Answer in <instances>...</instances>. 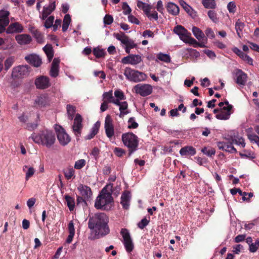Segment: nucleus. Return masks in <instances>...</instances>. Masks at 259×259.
<instances>
[{"instance_id": "1", "label": "nucleus", "mask_w": 259, "mask_h": 259, "mask_svg": "<svg viewBox=\"0 0 259 259\" xmlns=\"http://www.w3.org/2000/svg\"><path fill=\"white\" fill-rule=\"evenodd\" d=\"M108 217L105 213H97L90 218L88 228L93 230L98 238L109 233Z\"/></svg>"}, {"instance_id": "2", "label": "nucleus", "mask_w": 259, "mask_h": 259, "mask_svg": "<svg viewBox=\"0 0 259 259\" xmlns=\"http://www.w3.org/2000/svg\"><path fill=\"white\" fill-rule=\"evenodd\" d=\"M30 138H31L35 143L48 148H51L56 141L55 134L52 131L47 130L40 131L37 134L33 133Z\"/></svg>"}, {"instance_id": "3", "label": "nucleus", "mask_w": 259, "mask_h": 259, "mask_svg": "<svg viewBox=\"0 0 259 259\" xmlns=\"http://www.w3.org/2000/svg\"><path fill=\"white\" fill-rule=\"evenodd\" d=\"M113 202L112 193L108 192L106 188L104 187L96 200L95 207L98 209L108 210V205Z\"/></svg>"}, {"instance_id": "4", "label": "nucleus", "mask_w": 259, "mask_h": 259, "mask_svg": "<svg viewBox=\"0 0 259 259\" xmlns=\"http://www.w3.org/2000/svg\"><path fill=\"white\" fill-rule=\"evenodd\" d=\"M121 139L124 145L128 148L130 154L137 150L139 139L135 134L132 132L124 133L122 135Z\"/></svg>"}, {"instance_id": "5", "label": "nucleus", "mask_w": 259, "mask_h": 259, "mask_svg": "<svg viewBox=\"0 0 259 259\" xmlns=\"http://www.w3.org/2000/svg\"><path fill=\"white\" fill-rule=\"evenodd\" d=\"M124 75L128 80L135 82L144 81L147 78V75L144 73L129 67L125 68Z\"/></svg>"}, {"instance_id": "6", "label": "nucleus", "mask_w": 259, "mask_h": 259, "mask_svg": "<svg viewBox=\"0 0 259 259\" xmlns=\"http://www.w3.org/2000/svg\"><path fill=\"white\" fill-rule=\"evenodd\" d=\"M54 128L59 143L62 146L67 145L70 142L71 138L66 133L65 130L58 124L55 125Z\"/></svg>"}, {"instance_id": "7", "label": "nucleus", "mask_w": 259, "mask_h": 259, "mask_svg": "<svg viewBox=\"0 0 259 259\" xmlns=\"http://www.w3.org/2000/svg\"><path fill=\"white\" fill-rule=\"evenodd\" d=\"M30 69L27 65H19L13 68L12 75L15 78L24 77L29 75Z\"/></svg>"}, {"instance_id": "8", "label": "nucleus", "mask_w": 259, "mask_h": 259, "mask_svg": "<svg viewBox=\"0 0 259 259\" xmlns=\"http://www.w3.org/2000/svg\"><path fill=\"white\" fill-rule=\"evenodd\" d=\"M120 233L123 239L125 250L127 252H131L134 249V244L128 230L125 228L122 229Z\"/></svg>"}, {"instance_id": "9", "label": "nucleus", "mask_w": 259, "mask_h": 259, "mask_svg": "<svg viewBox=\"0 0 259 259\" xmlns=\"http://www.w3.org/2000/svg\"><path fill=\"white\" fill-rule=\"evenodd\" d=\"M82 118L81 116L77 113L74 119L73 124L72 126L73 132L77 137V140L80 136L81 131L83 127L82 124Z\"/></svg>"}, {"instance_id": "10", "label": "nucleus", "mask_w": 259, "mask_h": 259, "mask_svg": "<svg viewBox=\"0 0 259 259\" xmlns=\"http://www.w3.org/2000/svg\"><path fill=\"white\" fill-rule=\"evenodd\" d=\"M136 93L141 96L145 97L150 95L152 92V87L148 84H138L134 87Z\"/></svg>"}, {"instance_id": "11", "label": "nucleus", "mask_w": 259, "mask_h": 259, "mask_svg": "<svg viewBox=\"0 0 259 259\" xmlns=\"http://www.w3.org/2000/svg\"><path fill=\"white\" fill-rule=\"evenodd\" d=\"M37 89L44 90L51 86L50 79L46 76H40L36 78L34 82Z\"/></svg>"}, {"instance_id": "12", "label": "nucleus", "mask_w": 259, "mask_h": 259, "mask_svg": "<svg viewBox=\"0 0 259 259\" xmlns=\"http://www.w3.org/2000/svg\"><path fill=\"white\" fill-rule=\"evenodd\" d=\"M24 27L19 22L12 23L6 29L7 34L18 33L23 32Z\"/></svg>"}, {"instance_id": "13", "label": "nucleus", "mask_w": 259, "mask_h": 259, "mask_svg": "<svg viewBox=\"0 0 259 259\" xmlns=\"http://www.w3.org/2000/svg\"><path fill=\"white\" fill-rule=\"evenodd\" d=\"M25 60L32 66L38 67L41 64L42 61L40 58L36 54H30L25 57Z\"/></svg>"}, {"instance_id": "14", "label": "nucleus", "mask_w": 259, "mask_h": 259, "mask_svg": "<svg viewBox=\"0 0 259 259\" xmlns=\"http://www.w3.org/2000/svg\"><path fill=\"white\" fill-rule=\"evenodd\" d=\"M233 145V143L231 140L228 142H222L218 143V146L220 149L230 153H236L237 151Z\"/></svg>"}, {"instance_id": "15", "label": "nucleus", "mask_w": 259, "mask_h": 259, "mask_svg": "<svg viewBox=\"0 0 259 259\" xmlns=\"http://www.w3.org/2000/svg\"><path fill=\"white\" fill-rule=\"evenodd\" d=\"M115 37L117 39L120 40L122 44L125 45V46H130L131 48H135L136 46L134 41L130 39L124 33L115 34Z\"/></svg>"}, {"instance_id": "16", "label": "nucleus", "mask_w": 259, "mask_h": 259, "mask_svg": "<svg viewBox=\"0 0 259 259\" xmlns=\"http://www.w3.org/2000/svg\"><path fill=\"white\" fill-rule=\"evenodd\" d=\"M77 190L80 192L81 196L85 199H89L92 195V192L90 187L82 184H80L77 187Z\"/></svg>"}, {"instance_id": "17", "label": "nucleus", "mask_w": 259, "mask_h": 259, "mask_svg": "<svg viewBox=\"0 0 259 259\" xmlns=\"http://www.w3.org/2000/svg\"><path fill=\"white\" fill-rule=\"evenodd\" d=\"M179 4L192 18H195L197 17V13L184 0H180Z\"/></svg>"}, {"instance_id": "18", "label": "nucleus", "mask_w": 259, "mask_h": 259, "mask_svg": "<svg viewBox=\"0 0 259 259\" xmlns=\"http://www.w3.org/2000/svg\"><path fill=\"white\" fill-rule=\"evenodd\" d=\"M15 39L17 42L21 45L29 44L32 40L31 36L26 34L17 35L16 36Z\"/></svg>"}, {"instance_id": "19", "label": "nucleus", "mask_w": 259, "mask_h": 259, "mask_svg": "<svg viewBox=\"0 0 259 259\" xmlns=\"http://www.w3.org/2000/svg\"><path fill=\"white\" fill-rule=\"evenodd\" d=\"M233 51L234 53L237 55L240 58H241L243 61L247 62L248 64L250 65L252 64L253 60L247 55L243 53L240 50L235 47L233 49Z\"/></svg>"}, {"instance_id": "20", "label": "nucleus", "mask_w": 259, "mask_h": 259, "mask_svg": "<svg viewBox=\"0 0 259 259\" xmlns=\"http://www.w3.org/2000/svg\"><path fill=\"white\" fill-rule=\"evenodd\" d=\"M131 193L128 191H124L121 196V202L123 208L127 209L130 205Z\"/></svg>"}, {"instance_id": "21", "label": "nucleus", "mask_w": 259, "mask_h": 259, "mask_svg": "<svg viewBox=\"0 0 259 259\" xmlns=\"http://www.w3.org/2000/svg\"><path fill=\"white\" fill-rule=\"evenodd\" d=\"M196 149L192 146H186L182 148L180 153L182 156H192L196 154Z\"/></svg>"}, {"instance_id": "22", "label": "nucleus", "mask_w": 259, "mask_h": 259, "mask_svg": "<svg viewBox=\"0 0 259 259\" xmlns=\"http://www.w3.org/2000/svg\"><path fill=\"white\" fill-rule=\"evenodd\" d=\"M236 82L238 84L244 85L247 80V75L241 70L238 69L236 73Z\"/></svg>"}, {"instance_id": "23", "label": "nucleus", "mask_w": 259, "mask_h": 259, "mask_svg": "<svg viewBox=\"0 0 259 259\" xmlns=\"http://www.w3.org/2000/svg\"><path fill=\"white\" fill-rule=\"evenodd\" d=\"M49 103L47 96L40 95L38 96L35 100V106L38 107H42L46 106Z\"/></svg>"}, {"instance_id": "24", "label": "nucleus", "mask_w": 259, "mask_h": 259, "mask_svg": "<svg viewBox=\"0 0 259 259\" xmlns=\"http://www.w3.org/2000/svg\"><path fill=\"white\" fill-rule=\"evenodd\" d=\"M192 32L194 35L198 40H205V41H207V38L205 37V34L199 28L194 26L192 28Z\"/></svg>"}, {"instance_id": "25", "label": "nucleus", "mask_w": 259, "mask_h": 259, "mask_svg": "<svg viewBox=\"0 0 259 259\" xmlns=\"http://www.w3.org/2000/svg\"><path fill=\"white\" fill-rule=\"evenodd\" d=\"M68 229L69 231V235L67 238L66 242L67 243L69 244L72 242L75 234V229L72 221H71L69 223L68 225Z\"/></svg>"}, {"instance_id": "26", "label": "nucleus", "mask_w": 259, "mask_h": 259, "mask_svg": "<svg viewBox=\"0 0 259 259\" xmlns=\"http://www.w3.org/2000/svg\"><path fill=\"white\" fill-rule=\"evenodd\" d=\"M166 8L168 13L173 15H177L179 13V7L173 3H168Z\"/></svg>"}, {"instance_id": "27", "label": "nucleus", "mask_w": 259, "mask_h": 259, "mask_svg": "<svg viewBox=\"0 0 259 259\" xmlns=\"http://www.w3.org/2000/svg\"><path fill=\"white\" fill-rule=\"evenodd\" d=\"M65 179L69 180L75 177V170L73 167H67L63 170Z\"/></svg>"}, {"instance_id": "28", "label": "nucleus", "mask_w": 259, "mask_h": 259, "mask_svg": "<svg viewBox=\"0 0 259 259\" xmlns=\"http://www.w3.org/2000/svg\"><path fill=\"white\" fill-rule=\"evenodd\" d=\"M119 107V110L120 111L119 116L120 118H122L125 115L130 113V111L128 110V104L127 102H122V103Z\"/></svg>"}, {"instance_id": "29", "label": "nucleus", "mask_w": 259, "mask_h": 259, "mask_svg": "<svg viewBox=\"0 0 259 259\" xmlns=\"http://www.w3.org/2000/svg\"><path fill=\"white\" fill-rule=\"evenodd\" d=\"M43 50L47 55L49 61H51L54 57V50L52 46L47 44L43 48Z\"/></svg>"}, {"instance_id": "30", "label": "nucleus", "mask_w": 259, "mask_h": 259, "mask_svg": "<svg viewBox=\"0 0 259 259\" xmlns=\"http://www.w3.org/2000/svg\"><path fill=\"white\" fill-rule=\"evenodd\" d=\"M137 5L139 9L143 11L146 15H148V12L152 9L151 5L140 1H138Z\"/></svg>"}, {"instance_id": "31", "label": "nucleus", "mask_w": 259, "mask_h": 259, "mask_svg": "<svg viewBox=\"0 0 259 259\" xmlns=\"http://www.w3.org/2000/svg\"><path fill=\"white\" fill-rule=\"evenodd\" d=\"M64 199L69 210L71 211H73L74 209L75 204L74 199L68 194L65 195Z\"/></svg>"}, {"instance_id": "32", "label": "nucleus", "mask_w": 259, "mask_h": 259, "mask_svg": "<svg viewBox=\"0 0 259 259\" xmlns=\"http://www.w3.org/2000/svg\"><path fill=\"white\" fill-rule=\"evenodd\" d=\"M99 127L100 123L99 122H97L92 128L90 134L86 136L85 139L91 140L98 133Z\"/></svg>"}, {"instance_id": "33", "label": "nucleus", "mask_w": 259, "mask_h": 259, "mask_svg": "<svg viewBox=\"0 0 259 259\" xmlns=\"http://www.w3.org/2000/svg\"><path fill=\"white\" fill-rule=\"evenodd\" d=\"M93 53L94 55V56L97 58L104 57L106 55V52H105V51L103 49L100 48L99 47H96L94 48L93 50Z\"/></svg>"}, {"instance_id": "34", "label": "nucleus", "mask_w": 259, "mask_h": 259, "mask_svg": "<svg viewBox=\"0 0 259 259\" xmlns=\"http://www.w3.org/2000/svg\"><path fill=\"white\" fill-rule=\"evenodd\" d=\"M103 101L106 102L108 103H112V102L114 99L113 96L112 90H110L109 92H104L102 95Z\"/></svg>"}, {"instance_id": "35", "label": "nucleus", "mask_w": 259, "mask_h": 259, "mask_svg": "<svg viewBox=\"0 0 259 259\" xmlns=\"http://www.w3.org/2000/svg\"><path fill=\"white\" fill-rule=\"evenodd\" d=\"M71 22V17L69 14H66L63 21L62 30L65 32L68 28L69 25Z\"/></svg>"}, {"instance_id": "36", "label": "nucleus", "mask_w": 259, "mask_h": 259, "mask_svg": "<svg viewBox=\"0 0 259 259\" xmlns=\"http://www.w3.org/2000/svg\"><path fill=\"white\" fill-rule=\"evenodd\" d=\"M66 110L68 119L70 120H72L76 111L75 107L73 105L68 104L66 106Z\"/></svg>"}, {"instance_id": "37", "label": "nucleus", "mask_w": 259, "mask_h": 259, "mask_svg": "<svg viewBox=\"0 0 259 259\" xmlns=\"http://www.w3.org/2000/svg\"><path fill=\"white\" fill-rule=\"evenodd\" d=\"M174 32L179 36H181V35H184V34L187 33L188 31L185 27L182 25H177L174 28Z\"/></svg>"}, {"instance_id": "38", "label": "nucleus", "mask_w": 259, "mask_h": 259, "mask_svg": "<svg viewBox=\"0 0 259 259\" xmlns=\"http://www.w3.org/2000/svg\"><path fill=\"white\" fill-rule=\"evenodd\" d=\"M157 58L161 61L165 63H170L171 61V58L170 56L166 54L159 53L156 55Z\"/></svg>"}, {"instance_id": "39", "label": "nucleus", "mask_w": 259, "mask_h": 259, "mask_svg": "<svg viewBox=\"0 0 259 259\" xmlns=\"http://www.w3.org/2000/svg\"><path fill=\"white\" fill-rule=\"evenodd\" d=\"M203 5L207 9H214L216 6L214 0H202Z\"/></svg>"}, {"instance_id": "40", "label": "nucleus", "mask_w": 259, "mask_h": 259, "mask_svg": "<svg viewBox=\"0 0 259 259\" xmlns=\"http://www.w3.org/2000/svg\"><path fill=\"white\" fill-rule=\"evenodd\" d=\"M15 62L14 57H8L4 62V68L5 70L7 71L13 65Z\"/></svg>"}, {"instance_id": "41", "label": "nucleus", "mask_w": 259, "mask_h": 259, "mask_svg": "<svg viewBox=\"0 0 259 259\" xmlns=\"http://www.w3.org/2000/svg\"><path fill=\"white\" fill-rule=\"evenodd\" d=\"M244 27V24L243 22L238 19L235 24V29L237 33V35L240 37V34H241L242 31Z\"/></svg>"}, {"instance_id": "42", "label": "nucleus", "mask_w": 259, "mask_h": 259, "mask_svg": "<svg viewBox=\"0 0 259 259\" xmlns=\"http://www.w3.org/2000/svg\"><path fill=\"white\" fill-rule=\"evenodd\" d=\"M179 37L180 39L182 40L186 44H189L191 45H192V43L191 42V39H194V38L191 37V34L189 31H188L187 33L184 34V35H181Z\"/></svg>"}, {"instance_id": "43", "label": "nucleus", "mask_w": 259, "mask_h": 259, "mask_svg": "<svg viewBox=\"0 0 259 259\" xmlns=\"http://www.w3.org/2000/svg\"><path fill=\"white\" fill-rule=\"evenodd\" d=\"M31 32L38 42H41L42 40L43 35L37 29L33 28L31 29Z\"/></svg>"}, {"instance_id": "44", "label": "nucleus", "mask_w": 259, "mask_h": 259, "mask_svg": "<svg viewBox=\"0 0 259 259\" xmlns=\"http://www.w3.org/2000/svg\"><path fill=\"white\" fill-rule=\"evenodd\" d=\"M231 113H228L225 112L221 109L220 112L216 114L215 117L220 120H227L230 117Z\"/></svg>"}, {"instance_id": "45", "label": "nucleus", "mask_w": 259, "mask_h": 259, "mask_svg": "<svg viewBox=\"0 0 259 259\" xmlns=\"http://www.w3.org/2000/svg\"><path fill=\"white\" fill-rule=\"evenodd\" d=\"M131 62L130 64L135 65L142 61L141 57L138 55H130Z\"/></svg>"}, {"instance_id": "46", "label": "nucleus", "mask_w": 259, "mask_h": 259, "mask_svg": "<svg viewBox=\"0 0 259 259\" xmlns=\"http://www.w3.org/2000/svg\"><path fill=\"white\" fill-rule=\"evenodd\" d=\"M127 123V127L130 129H135L139 126V124L136 121L135 118L134 117H130Z\"/></svg>"}, {"instance_id": "47", "label": "nucleus", "mask_w": 259, "mask_h": 259, "mask_svg": "<svg viewBox=\"0 0 259 259\" xmlns=\"http://www.w3.org/2000/svg\"><path fill=\"white\" fill-rule=\"evenodd\" d=\"M200 42H198L195 39H191V42L192 43V45L194 47H199L201 48H205V44L207 41H205V40H201Z\"/></svg>"}, {"instance_id": "48", "label": "nucleus", "mask_w": 259, "mask_h": 259, "mask_svg": "<svg viewBox=\"0 0 259 259\" xmlns=\"http://www.w3.org/2000/svg\"><path fill=\"white\" fill-rule=\"evenodd\" d=\"M110 127H114L113 120L111 118V116L109 114H108L105 117L104 127L107 128Z\"/></svg>"}, {"instance_id": "49", "label": "nucleus", "mask_w": 259, "mask_h": 259, "mask_svg": "<svg viewBox=\"0 0 259 259\" xmlns=\"http://www.w3.org/2000/svg\"><path fill=\"white\" fill-rule=\"evenodd\" d=\"M56 8V4L55 2H53L50 3L48 7H44L43 8V10L45 12H49V15L51 14V13L54 11Z\"/></svg>"}, {"instance_id": "50", "label": "nucleus", "mask_w": 259, "mask_h": 259, "mask_svg": "<svg viewBox=\"0 0 259 259\" xmlns=\"http://www.w3.org/2000/svg\"><path fill=\"white\" fill-rule=\"evenodd\" d=\"M231 140L233 144L240 146L242 148H244L245 146L244 139L241 137L237 139H231Z\"/></svg>"}, {"instance_id": "51", "label": "nucleus", "mask_w": 259, "mask_h": 259, "mask_svg": "<svg viewBox=\"0 0 259 259\" xmlns=\"http://www.w3.org/2000/svg\"><path fill=\"white\" fill-rule=\"evenodd\" d=\"M247 137L251 143H256L259 147V137L255 134H248Z\"/></svg>"}, {"instance_id": "52", "label": "nucleus", "mask_w": 259, "mask_h": 259, "mask_svg": "<svg viewBox=\"0 0 259 259\" xmlns=\"http://www.w3.org/2000/svg\"><path fill=\"white\" fill-rule=\"evenodd\" d=\"M202 152L205 155L211 156L215 154V150L212 148H206L204 147L202 149Z\"/></svg>"}, {"instance_id": "53", "label": "nucleus", "mask_w": 259, "mask_h": 259, "mask_svg": "<svg viewBox=\"0 0 259 259\" xmlns=\"http://www.w3.org/2000/svg\"><path fill=\"white\" fill-rule=\"evenodd\" d=\"M207 15L209 18L214 23L218 22L217 15L215 12L213 10H209L207 12Z\"/></svg>"}, {"instance_id": "54", "label": "nucleus", "mask_w": 259, "mask_h": 259, "mask_svg": "<svg viewBox=\"0 0 259 259\" xmlns=\"http://www.w3.org/2000/svg\"><path fill=\"white\" fill-rule=\"evenodd\" d=\"M54 20V17L53 16H51L48 17L45 21L44 26L46 28H51L53 24V22Z\"/></svg>"}, {"instance_id": "55", "label": "nucleus", "mask_w": 259, "mask_h": 259, "mask_svg": "<svg viewBox=\"0 0 259 259\" xmlns=\"http://www.w3.org/2000/svg\"><path fill=\"white\" fill-rule=\"evenodd\" d=\"M122 9L123 10V13L124 15H130V13L132 12V9L126 2L123 3Z\"/></svg>"}, {"instance_id": "56", "label": "nucleus", "mask_w": 259, "mask_h": 259, "mask_svg": "<svg viewBox=\"0 0 259 259\" xmlns=\"http://www.w3.org/2000/svg\"><path fill=\"white\" fill-rule=\"evenodd\" d=\"M114 96L116 98L121 100L126 99V97L123 92L120 90H117L114 92Z\"/></svg>"}, {"instance_id": "57", "label": "nucleus", "mask_w": 259, "mask_h": 259, "mask_svg": "<svg viewBox=\"0 0 259 259\" xmlns=\"http://www.w3.org/2000/svg\"><path fill=\"white\" fill-rule=\"evenodd\" d=\"M149 220H148L146 218H144L138 224V226L140 229H143L149 224Z\"/></svg>"}, {"instance_id": "58", "label": "nucleus", "mask_w": 259, "mask_h": 259, "mask_svg": "<svg viewBox=\"0 0 259 259\" xmlns=\"http://www.w3.org/2000/svg\"><path fill=\"white\" fill-rule=\"evenodd\" d=\"M113 22V17L109 14H106L104 18V23L105 25H110Z\"/></svg>"}, {"instance_id": "59", "label": "nucleus", "mask_w": 259, "mask_h": 259, "mask_svg": "<svg viewBox=\"0 0 259 259\" xmlns=\"http://www.w3.org/2000/svg\"><path fill=\"white\" fill-rule=\"evenodd\" d=\"M105 133H106V136L108 138H111L114 136V127L105 128Z\"/></svg>"}, {"instance_id": "60", "label": "nucleus", "mask_w": 259, "mask_h": 259, "mask_svg": "<svg viewBox=\"0 0 259 259\" xmlns=\"http://www.w3.org/2000/svg\"><path fill=\"white\" fill-rule=\"evenodd\" d=\"M146 16L150 20H151L152 19H153L154 20L157 21L158 19V13L155 11H152L151 13H150V11H149L148 13V15H146Z\"/></svg>"}, {"instance_id": "61", "label": "nucleus", "mask_w": 259, "mask_h": 259, "mask_svg": "<svg viewBox=\"0 0 259 259\" xmlns=\"http://www.w3.org/2000/svg\"><path fill=\"white\" fill-rule=\"evenodd\" d=\"M34 169L32 167H29L28 168L26 172V180L28 181L29 179L31 177L34 173Z\"/></svg>"}, {"instance_id": "62", "label": "nucleus", "mask_w": 259, "mask_h": 259, "mask_svg": "<svg viewBox=\"0 0 259 259\" xmlns=\"http://www.w3.org/2000/svg\"><path fill=\"white\" fill-rule=\"evenodd\" d=\"M59 68L51 66L50 72V75L53 77H56L58 75Z\"/></svg>"}, {"instance_id": "63", "label": "nucleus", "mask_w": 259, "mask_h": 259, "mask_svg": "<svg viewBox=\"0 0 259 259\" xmlns=\"http://www.w3.org/2000/svg\"><path fill=\"white\" fill-rule=\"evenodd\" d=\"M114 152L115 154L118 157H121L125 153V152L123 149L119 147H116L114 149Z\"/></svg>"}, {"instance_id": "64", "label": "nucleus", "mask_w": 259, "mask_h": 259, "mask_svg": "<svg viewBox=\"0 0 259 259\" xmlns=\"http://www.w3.org/2000/svg\"><path fill=\"white\" fill-rule=\"evenodd\" d=\"M205 33L207 37L209 38L212 39L215 37L214 33L210 28H206Z\"/></svg>"}]
</instances>
